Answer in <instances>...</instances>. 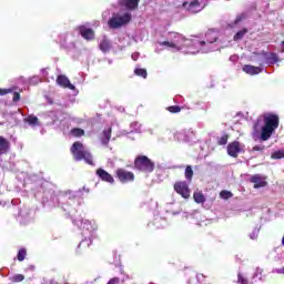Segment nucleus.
Here are the masks:
<instances>
[{
  "instance_id": "8",
  "label": "nucleus",
  "mask_w": 284,
  "mask_h": 284,
  "mask_svg": "<svg viewBox=\"0 0 284 284\" xmlns=\"http://www.w3.org/2000/svg\"><path fill=\"white\" fill-rule=\"evenodd\" d=\"M183 8L187 10L191 14H196L201 12V2L199 0H193L190 3L189 2H183Z\"/></svg>"
},
{
  "instance_id": "39",
  "label": "nucleus",
  "mask_w": 284,
  "mask_h": 284,
  "mask_svg": "<svg viewBox=\"0 0 284 284\" xmlns=\"http://www.w3.org/2000/svg\"><path fill=\"white\" fill-rule=\"evenodd\" d=\"M276 274H284V267L276 268Z\"/></svg>"
},
{
  "instance_id": "42",
  "label": "nucleus",
  "mask_w": 284,
  "mask_h": 284,
  "mask_svg": "<svg viewBox=\"0 0 284 284\" xmlns=\"http://www.w3.org/2000/svg\"><path fill=\"white\" fill-rule=\"evenodd\" d=\"M271 57L274 59V61H276V55L274 53H272Z\"/></svg>"
},
{
  "instance_id": "4",
  "label": "nucleus",
  "mask_w": 284,
  "mask_h": 284,
  "mask_svg": "<svg viewBox=\"0 0 284 284\" xmlns=\"http://www.w3.org/2000/svg\"><path fill=\"white\" fill-rule=\"evenodd\" d=\"M132 21V13H124L123 16H116L109 20V27L113 30L121 28L122 26H128Z\"/></svg>"
},
{
  "instance_id": "6",
  "label": "nucleus",
  "mask_w": 284,
  "mask_h": 284,
  "mask_svg": "<svg viewBox=\"0 0 284 284\" xmlns=\"http://www.w3.org/2000/svg\"><path fill=\"white\" fill-rule=\"evenodd\" d=\"M115 179H118L120 183H132L134 181V173L125 169H116Z\"/></svg>"
},
{
  "instance_id": "40",
  "label": "nucleus",
  "mask_w": 284,
  "mask_h": 284,
  "mask_svg": "<svg viewBox=\"0 0 284 284\" xmlns=\"http://www.w3.org/2000/svg\"><path fill=\"white\" fill-rule=\"evenodd\" d=\"M254 130H255V131L258 130V122H256V123L254 124Z\"/></svg>"
},
{
  "instance_id": "22",
  "label": "nucleus",
  "mask_w": 284,
  "mask_h": 284,
  "mask_svg": "<svg viewBox=\"0 0 284 284\" xmlns=\"http://www.w3.org/2000/svg\"><path fill=\"white\" fill-rule=\"evenodd\" d=\"M247 28H244L240 31L236 32V34L233 37L234 41H241V39H243V37H245V34H247Z\"/></svg>"
},
{
  "instance_id": "11",
  "label": "nucleus",
  "mask_w": 284,
  "mask_h": 284,
  "mask_svg": "<svg viewBox=\"0 0 284 284\" xmlns=\"http://www.w3.org/2000/svg\"><path fill=\"white\" fill-rule=\"evenodd\" d=\"M251 183H254L255 190H258V187L267 186V181H265V178L261 174H254L251 176Z\"/></svg>"
},
{
  "instance_id": "37",
  "label": "nucleus",
  "mask_w": 284,
  "mask_h": 284,
  "mask_svg": "<svg viewBox=\"0 0 284 284\" xmlns=\"http://www.w3.org/2000/svg\"><path fill=\"white\" fill-rule=\"evenodd\" d=\"M264 150H265V146L263 145L253 146V152H263Z\"/></svg>"
},
{
  "instance_id": "28",
  "label": "nucleus",
  "mask_w": 284,
  "mask_h": 284,
  "mask_svg": "<svg viewBox=\"0 0 284 284\" xmlns=\"http://www.w3.org/2000/svg\"><path fill=\"white\" fill-rule=\"evenodd\" d=\"M220 196H221V199H224V201H227V199H232V196H234V194L231 191L223 190L220 192Z\"/></svg>"
},
{
  "instance_id": "3",
  "label": "nucleus",
  "mask_w": 284,
  "mask_h": 284,
  "mask_svg": "<svg viewBox=\"0 0 284 284\" xmlns=\"http://www.w3.org/2000/svg\"><path fill=\"white\" fill-rule=\"evenodd\" d=\"M134 168L140 172H154V162L145 155H140L134 160Z\"/></svg>"
},
{
  "instance_id": "32",
  "label": "nucleus",
  "mask_w": 284,
  "mask_h": 284,
  "mask_svg": "<svg viewBox=\"0 0 284 284\" xmlns=\"http://www.w3.org/2000/svg\"><path fill=\"white\" fill-rule=\"evenodd\" d=\"M181 106L179 105H171L168 106V112H171V114H179V112H181Z\"/></svg>"
},
{
  "instance_id": "38",
  "label": "nucleus",
  "mask_w": 284,
  "mask_h": 284,
  "mask_svg": "<svg viewBox=\"0 0 284 284\" xmlns=\"http://www.w3.org/2000/svg\"><path fill=\"white\" fill-rule=\"evenodd\" d=\"M121 283V278L112 277L106 284H119Z\"/></svg>"
},
{
  "instance_id": "7",
  "label": "nucleus",
  "mask_w": 284,
  "mask_h": 284,
  "mask_svg": "<svg viewBox=\"0 0 284 284\" xmlns=\"http://www.w3.org/2000/svg\"><path fill=\"white\" fill-rule=\"evenodd\" d=\"M244 145L239 141H233L227 144L226 152L232 159H239V154L243 152Z\"/></svg>"
},
{
  "instance_id": "33",
  "label": "nucleus",
  "mask_w": 284,
  "mask_h": 284,
  "mask_svg": "<svg viewBox=\"0 0 284 284\" xmlns=\"http://www.w3.org/2000/svg\"><path fill=\"white\" fill-rule=\"evenodd\" d=\"M17 88H10V89H0V97H6V94H11V92H14Z\"/></svg>"
},
{
  "instance_id": "29",
  "label": "nucleus",
  "mask_w": 284,
  "mask_h": 284,
  "mask_svg": "<svg viewBox=\"0 0 284 284\" xmlns=\"http://www.w3.org/2000/svg\"><path fill=\"white\" fill-rule=\"evenodd\" d=\"M245 19H247V14L246 13H240L236 16L235 20H234V26H239V23H241V21H245Z\"/></svg>"
},
{
  "instance_id": "18",
  "label": "nucleus",
  "mask_w": 284,
  "mask_h": 284,
  "mask_svg": "<svg viewBox=\"0 0 284 284\" xmlns=\"http://www.w3.org/2000/svg\"><path fill=\"white\" fill-rule=\"evenodd\" d=\"M112 139V128L102 131L101 143L102 145H109L110 140Z\"/></svg>"
},
{
  "instance_id": "30",
  "label": "nucleus",
  "mask_w": 284,
  "mask_h": 284,
  "mask_svg": "<svg viewBox=\"0 0 284 284\" xmlns=\"http://www.w3.org/2000/svg\"><path fill=\"white\" fill-rule=\"evenodd\" d=\"M271 159L278 160L284 159V150H278L272 153Z\"/></svg>"
},
{
  "instance_id": "5",
  "label": "nucleus",
  "mask_w": 284,
  "mask_h": 284,
  "mask_svg": "<svg viewBox=\"0 0 284 284\" xmlns=\"http://www.w3.org/2000/svg\"><path fill=\"white\" fill-rule=\"evenodd\" d=\"M173 190L174 192H176V194H180V196H182V199H190V185L187 184V182L185 181H178L174 183L173 185Z\"/></svg>"
},
{
  "instance_id": "34",
  "label": "nucleus",
  "mask_w": 284,
  "mask_h": 284,
  "mask_svg": "<svg viewBox=\"0 0 284 284\" xmlns=\"http://www.w3.org/2000/svg\"><path fill=\"white\" fill-rule=\"evenodd\" d=\"M237 282L240 284H250V281L245 276H243V274H241V273H239V275H237Z\"/></svg>"
},
{
  "instance_id": "12",
  "label": "nucleus",
  "mask_w": 284,
  "mask_h": 284,
  "mask_svg": "<svg viewBox=\"0 0 284 284\" xmlns=\"http://www.w3.org/2000/svg\"><path fill=\"white\" fill-rule=\"evenodd\" d=\"M141 0H120V6L126 10H136Z\"/></svg>"
},
{
  "instance_id": "31",
  "label": "nucleus",
  "mask_w": 284,
  "mask_h": 284,
  "mask_svg": "<svg viewBox=\"0 0 284 284\" xmlns=\"http://www.w3.org/2000/svg\"><path fill=\"white\" fill-rule=\"evenodd\" d=\"M230 139V135L224 134L221 138H217V145H227V140Z\"/></svg>"
},
{
  "instance_id": "24",
  "label": "nucleus",
  "mask_w": 284,
  "mask_h": 284,
  "mask_svg": "<svg viewBox=\"0 0 284 284\" xmlns=\"http://www.w3.org/2000/svg\"><path fill=\"white\" fill-rule=\"evenodd\" d=\"M26 256H28V251L26 248H20L17 254L18 261H26Z\"/></svg>"
},
{
  "instance_id": "21",
  "label": "nucleus",
  "mask_w": 284,
  "mask_h": 284,
  "mask_svg": "<svg viewBox=\"0 0 284 284\" xmlns=\"http://www.w3.org/2000/svg\"><path fill=\"white\" fill-rule=\"evenodd\" d=\"M193 199L195 203H205V195L201 192H195Z\"/></svg>"
},
{
  "instance_id": "13",
  "label": "nucleus",
  "mask_w": 284,
  "mask_h": 284,
  "mask_svg": "<svg viewBox=\"0 0 284 284\" xmlns=\"http://www.w3.org/2000/svg\"><path fill=\"white\" fill-rule=\"evenodd\" d=\"M57 83L61 88H69V90H74V85L70 83V79L65 75H58Z\"/></svg>"
},
{
  "instance_id": "27",
  "label": "nucleus",
  "mask_w": 284,
  "mask_h": 284,
  "mask_svg": "<svg viewBox=\"0 0 284 284\" xmlns=\"http://www.w3.org/2000/svg\"><path fill=\"white\" fill-rule=\"evenodd\" d=\"M11 283H22L26 281V276L23 274H16L10 278Z\"/></svg>"
},
{
  "instance_id": "41",
  "label": "nucleus",
  "mask_w": 284,
  "mask_h": 284,
  "mask_svg": "<svg viewBox=\"0 0 284 284\" xmlns=\"http://www.w3.org/2000/svg\"><path fill=\"white\" fill-rule=\"evenodd\" d=\"M83 192H90V189H88V187H85V186H83Z\"/></svg>"
},
{
  "instance_id": "35",
  "label": "nucleus",
  "mask_w": 284,
  "mask_h": 284,
  "mask_svg": "<svg viewBox=\"0 0 284 284\" xmlns=\"http://www.w3.org/2000/svg\"><path fill=\"white\" fill-rule=\"evenodd\" d=\"M160 45H166L168 48H174L175 50H180L174 42L170 41L160 42Z\"/></svg>"
},
{
  "instance_id": "1",
  "label": "nucleus",
  "mask_w": 284,
  "mask_h": 284,
  "mask_svg": "<svg viewBox=\"0 0 284 284\" xmlns=\"http://www.w3.org/2000/svg\"><path fill=\"white\" fill-rule=\"evenodd\" d=\"M280 125V118L274 113L264 114V125L261 128L260 140L270 141Z\"/></svg>"
},
{
  "instance_id": "23",
  "label": "nucleus",
  "mask_w": 284,
  "mask_h": 284,
  "mask_svg": "<svg viewBox=\"0 0 284 284\" xmlns=\"http://www.w3.org/2000/svg\"><path fill=\"white\" fill-rule=\"evenodd\" d=\"M134 74L136 77H142V79H148V70H145V69L136 68L134 70Z\"/></svg>"
},
{
  "instance_id": "10",
  "label": "nucleus",
  "mask_w": 284,
  "mask_h": 284,
  "mask_svg": "<svg viewBox=\"0 0 284 284\" xmlns=\"http://www.w3.org/2000/svg\"><path fill=\"white\" fill-rule=\"evenodd\" d=\"M79 34L85 39V41H94V30L85 26L78 27Z\"/></svg>"
},
{
  "instance_id": "14",
  "label": "nucleus",
  "mask_w": 284,
  "mask_h": 284,
  "mask_svg": "<svg viewBox=\"0 0 284 284\" xmlns=\"http://www.w3.org/2000/svg\"><path fill=\"white\" fill-rule=\"evenodd\" d=\"M10 151V141L6 139L3 135H0V156H3V154H8Z\"/></svg>"
},
{
  "instance_id": "17",
  "label": "nucleus",
  "mask_w": 284,
  "mask_h": 284,
  "mask_svg": "<svg viewBox=\"0 0 284 284\" xmlns=\"http://www.w3.org/2000/svg\"><path fill=\"white\" fill-rule=\"evenodd\" d=\"M99 49L101 50V52H103L104 54H106V52H110V50H112V43L110 42V40H108V37H104L99 44Z\"/></svg>"
},
{
  "instance_id": "25",
  "label": "nucleus",
  "mask_w": 284,
  "mask_h": 284,
  "mask_svg": "<svg viewBox=\"0 0 284 284\" xmlns=\"http://www.w3.org/2000/svg\"><path fill=\"white\" fill-rule=\"evenodd\" d=\"M26 122L30 125H39V118H37L36 115H29L26 119Z\"/></svg>"
},
{
  "instance_id": "36",
  "label": "nucleus",
  "mask_w": 284,
  "mask_h": 284,
  "mask_svg": "<svg viewBox=\"0 0 284 284\" xmlns=\"http://www.w3.org/2000/svg\"><path fill=\"white\" fill-rule=\"evenodd\" d=\"M12 101H13V103H19V101H21V93L14 91Z\"/></svg>"
},
{
  "instance_id": "15",
  "label": "nucleus",
  "mask_w": 284,
  "mask_h": 284,
  "mask_svg": "<svg viewBox=\"0 0 284 284\" xmlns=\"http://www.w3.org/2000/svg\"><path fill=\"white\" fill-rule=\"evenodd\" d=\"M243 72H245L246 74H250L251 77H254V74H261V72H263V69H261V67L245 64L243 67Z\"/></svg>"
},
{
  "instance_id": "2",
  "label": "nucleus",
  "mask_w": 284,
  "mask_h": 284,
  "mask_svg": "<svg viewBox=\"0 0 284 284\" xmlns=\"http://www.w3.org/2000/svg\"><path fill=\"white\" fill-rule=\"evenodd\" d=\"M70 152L74 161H84L85 163H88V165H94L92 153L85 150V146L81 143V141L74 142L70 148Z\"/></svg>"
},
{
  "instance_id": "16",
  "label": "nucleus",
  "mask_w": 284,
  "mask_h": 284,
  "mask_svg": "<svg viewBox=\"0 0 284 284\" xmlns=\"http://www.w3.org/2000/svg\"><path fill=\"white\" fill-rule=\"evenodd\" d=\"M205 39L206 41H200L199 42V45H205V43H216L219 37H216V33H214L212 30H209L206 33H205Z\"/></svg>"
},
{
  "instance_id": "26",
  "label": "nucleus",
  "mask_w": 284,
  "mask_h": 284,
  "mask_svg": "<svg viewBox=\"0 0 284 284\" xmlns=\"http://www.w3.org/2000/svg\"><path fill=\"white\" fill-rule=\"evenodd\" d=\"M184 175H185L186 181H192V176H194V171L192 170V166L187 165L185 168Z\"/></svg>"
},
{
  "instance_id": "19",
  "label": "nucleus",
  "mask_w": 284,
  "mask_h": 284,
  "mask_svg": "<svg viewBox=\"0 0 284 284\" xmlns=\"http://www.w3.org/2000/svg\"><path fill=\"white\" fill-rule=\"evenodd\" d=\"M70 134L75 139H80V136H85V130L81 128L71 129Z\"/></svg>"
},
{
  "instance_id": "9",
  "label": "nucleus",
  "mask_w": 284,
  "mask_h": 284,
  "mask_svg": "<svg viewBox=\"0 0 284 284\" xmlns=\"http://www.w3.org/2000/svg\"><path fill=\"white\" fill-rule=\"evenodd\" d=\"M95 175L102 180L104 183H110L111 185H113L114 183V176H112V174L108 173V171H105L104 169H97L95 171Z\"/></svg>"
},
{
  "instance_id": "20",
  "label": "nucleus",
  "mask_w": 284,
  "mask_h": 284,
  "mask_svg": "<svg viewBox=\"0 0 284 284\" xmlns=\"http://www.w3.org/2000/svg\"><path fill=\"white\" fill-rule=\"evenodd\" d=\"M92 245V239L91 237H85L82 240L79 244L80 250H88Z\"/></svg>"
}]
</instances>
